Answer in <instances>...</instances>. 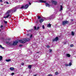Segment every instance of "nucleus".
<instances>
[{
    "mask_svg": "<svg viewBox=\"0 0 76 76\" xmlns=\"http://www.w3.org/2000/svg\"><path fill=\"white\" fill-rule=\"evenodd\" d=\"M18 43V41H15L13 43H12V42H7L6 44H9L10 45H17V44Z\"/></svg>",
    "mask_w": 76,
    "mask_h": 76,
    "instance_id": "f257e3e1",
    "label": "nucleus"
},
{
    "mask_svg": "<svg viewBox=\"0 0 76 76\" xmlns=\"http://www.w3.org/2000/svg\"><path fill=\"white\" fill-rule=\"evenodd\" d=\"M69 23V21H64L62 22L63 25H65L66 24H67Z\"/></svg>",
    "mask_w": 76,
    "mask_h": 76,
    "instance_id": "f03ea898",
    "label": "nucleus"
},
{
    "mask_svg": "<svg viewBox=\"0 0 76 76\" xmlns=\"http://www.w3.org/2000/svg\"><path fill=\"white\" fill-rule=\"evenodd\" d=\"M58 39V37H57L53 39L52 40V41L53 42H54V41H57Z\"/></svg>",
    "mask_w": 76,
    "mask_h": 76,
    "instance_id": "7ed1b4c3",
    "label": "nucleus"
},
{
    "mask_svg": "<svg viewBox=\"0 0 76 76\" xmlns=\"http://www.w3.org/2000/svg\"><path fill=\"white\" fill-rule=\"evenodd\" d=\"M19 41L20 43H22L23 44L25 43V41L24 40V39H23V40H19Z\"/></svg>",
    "mask_w": 76,
    "mask_h": 76,
    "instance_id": "20e7f679",
    "label": "nucleus"
},
{
    "mask_svg": "<svg viewBox=\"0 0 76 76\" xmlns=\"http://www.w3.org/2000/svg\"><path fill=\"white\" fill-rule=\"evenodd\" d=\"M11 10H12V11H11V12L13 13L14 12H15L17 10L16 8H14L13 9H11Z\"/></svg>",
    "mask_w": 76,
    "mask_h": 76,
    "instance_id": "39448f33",
    "label": "nucleus"
},
{
    "mask_svg": "<svg viewBox=\"0 0 76 76\" xmlns=\"http://www.w3.org/2000/svg\"><path fill=\"white\" fill-rule=\"evenodd\" d=\"M38 3H46V1H44L43 0H39V1H38Z\"/></svg>",
    "mask_w": 76,
    "mask_h": 76,
    "instance_id": "423d86ee",
    "label": "nucleus"
},
{
    "mask_svg": "<svg viewBox=\"0 0 76 76\" xmlns=\"http://www.w3.org/2000/svg\"><path fill=\"white\" fill-rule=\"evenodd\" d=\"M6 16H7V18H9V17L10 18H11V16H10V15L9 14L6 13Z\"/></svg>",
    "mask_w": 76,
    "mask_h": 76,
    "instance_id": "0eeeda50",
    "label": "nucleus"
},
{
    "mask_svg": "<svg viewBox=\"0 0 76 76\" xmlns=\"http://www.w3.org/2000/svg\"><path fill=\"white\" fill-rule=\"evenodd\" d=\"M52 2L53 4H54V5H56L57 4V1H52Z\"/></svg>",
    "mask_w": 76,
    "mask_h": 76,
    "instance_id": "6e6552de",
    "label": "nucleus"
},
{
    "mask_svg": "<svg viewBox=\"0 0 76 76\" xmlns=\"http://www.w3.org/2000/svg\"><path fill=\"white\" fill-rule=\"evenodd\" d=\"M24 41H25V42L27 41H29V39L28 38H26V39H24Z\"/></svg>",
    "mask_w": 76,
    "mask_h": 76,
    "instance_id": "1a4fd4ad",
    "label": "nucleus"
},
{
    "mask_svg": "<svg viewBox=\"0 0 76 76\" xmlns=\"http://www.w3.org/2000/svg\"><path fill=\"white\" fill-rule=\"evenodd\" d=\"M29 7V5L28 4H26L25 6H24V9H26L28 7Z\"/></svg>",
    "mask_w": 76,
    "mask_h": 76,
    "instance_id": "9d476101",
    "label": "nucleus"
},
{
    "mask_svg": "<svg viewBox=\"0 0 76 76\" xmlns=\"http://www.w3.org/2000/svg\"><path fill=\"white\" fill-rule=\"evenodd\" d=\"M28 68L29 69H31V68H32V65H29L28 66Z\"/></svg>",
    "mask_w": 76,
    "mask_h": 76,
    "instance_id": "9b49d317",
    "label": "nucleus"
},
{
    "mask_svg": "<svg viewBox=\"0 0 76 76\" xmlns=\"http://www.w3.org/2000/svg\"><path fill=\"white\" fill-rule=\"evenodd\" d=\"M12 10H8L7 11V12L6 13H7L8 14H9V13H10V12H12Z\"/></svg>",
    "mask_w": 76,
    "mask_h": 76,
    "instance_id": "f8f14e48",
    "label": "nucleus"
},
{
    "mask_svg": "<svg viewBox=\"0 0 76 76\" xmlns=\"http://www.w3.org/2000/svg\"><path fill=\"white\" fill-rule=\"evenodd\" d=\"M48 19H53V15H51L49 17H48Z\"/></svg>",
    "mask_w": 76,
    "mask_h": 76,
    "instance_id": "ddd939ff",
    "label": "nucleus"
},
{
    "mask_svg": "<svg viewBox=\"0 0 76 76\" xmlns=\"http://www.w3.org/2000/svg\"><path fill=\"white\" fill-rule=\"evenodd\" d=\"M66 56L67 57H70V54H67L66 55Z\"/></svg>",
    "mask_w": 76,
    "mask_h": 76,
    "instance_id": "4468645a",
    "label": "nucleus"
},
{
    "mask_svg": "<svg viewBox=\"0 0 76 76\" xmlns=\"http://www.w3.org/2000/svg\"><path fill=\"white\" fill-rule=\"evenodd\" d=\"M20 8L21 9H25L24 6L23 5H22L21 6V7H20Z\"/></svg>",
    "mask_w": 76,
    "mask_h": 76,
    "instance_id": "2eb2a0df",
    "label": "nucleus"
},
{
    "mask_svg": "<svg viewBox=\"0 0 76 76\" xmlns=\"http://www.w3.org/2000/svg\"><path fill=\"white\" fill-rule=\"evenodd\" d=\"M60 6L61 7L60 11H62V10H63V6H62V5H61Z\"/></svg>",
    "mask_w": 76,
    "mask_h": 76,
    "instance_id": "dca6fc26",
    "label": "nucleus"
},
{
    "mask_svg": "<svg viewBox=\"0 0 76 76\" xmlns=\"http://www.w3.org/2000/svg\"><path fill=\"white\" fill-rule=\"evenodd\" d=\"M10 70H11V71H13V70H14V68L13 67H11L10 68Z\"/></svg>",
    "mask_w": 76,
    "mask_h": 76,
    "instance_id": "f3484780",
    "label": "nucleus"
},
{
    "mask_svg": "<svg viewBox=\"0 0 76 76\" xmlns=\"http://www.w3.org/2000/svg\"><path fill=\"white\" fill-rule=\"evenodd\" d=\"M11 60H11V59H9L6 60V61L7 62H9V61H11Z\"/></svg>",
    "mask_w": 76,
    "mask_h": 76,
    "instance_id": "a211bd4d",
    "label": "nucleus"
},
{
    "mask_svg": "<svg viewBox=\"0 0 76 76\" xmlns=\"http://www.w3.org/2000/svg\"><path fill=\"white\" fill-rule=\"evenodd\" d=\"M43 21H44V19H41L39 20V22H40V23L42 22H43Z\"/></svg>",
    "mask_w": 76,
    "mask_h": 76,
    "instance_id": "6ab92c4d",
    "label": "nucleus"
},
{
    "mask_svg": "<svg viewBox=\"0 0 76 76\" xmlns=\"http://www.w3.org/2000/svg\"><path fill=\"white\" fill-rule=\"evenodd\" d=\"M46 7H50V5L48 3H46Z\"/></svg>",
    "mask_w": 76,
    "mask_h": 76,
    "instance_id": "aec40b11",
    "label": "nucleus"
},
{
    "mask_svg": "<svg viewBox=\"0 0 76 76\" xmlns=\"http://www.w3.org/2000/svg\"><path fill=\"white\" fill-rule=\"evenodd\" d=\"M27 35L28 36H29V35H30V38H31L32 37V34H27Z\"/></svg>",
    "mask_w": 76,
    "mask_h": 76,
    "instance_id": "412c9836",
    "label": "nucleus"
},
{
    "mask_svg": "<svg viewBox=\"0 0 76 76\" xmlns=\"http://www.w3.org/2000/svg\"><path fill=\"white\" fill-rule=\"evenodd\" d=\"M51 24H50V23H49L48 25H47V27H48L49 28L51 27Z\"/></svg>",
    "mask_w": 76,
    "mask_h": 76,
    "instance_id": "4be33fe9",
    "label": "nucleus"
},
{
    "mask_svg": "<svg viewBox=\"0 0 76 76\" xmlns=\"http://www.w3.org/2000/svg\"><path fill=\"white\" fill-rule=\"evenodd\" d=\"M19 6H17L15 8L16 9V10L17 9H19Z\"/></svg>",
    "mask_w": 76,
    "mask_h": 76,
    "instance_id": "5701e85b",
    "label": "nucleus"
},
{
    "mask_svg": "<svg viewBox=\"0 0 76 76\" xmlns=\"http://www.w3.org/2000/svg\"><path fill=\"white\" fill-rule=\"evenodd\" d=\"M3 59V57H2V56H0V60H1Z\"/></svg>",
    "mask_w": 76,
    "mask_h": 76,
    "instance_id": "b1692460",
    "label": "nucleus"
},
{
    "mask_svg": "<svg viewBox=\"0 0 76 76\" xmlns=\"http://www.w3.org/2000/svg\"><path fill=\"white\" fill-rule=\"evenodd\" d=\"M0 48H2V49H4V47H2V46H1V45H0Z\"/></svg>",
    "mask_w": 76,
    "mask_h": 76,
    "instance_id": "393cba45",
    "label": "nucleus"
},
{
    "mask_svg": "<svg viewBox=\"0 0 76 76\" xmlns=\"http://www.w3.org/2000/svg\"><path fill=\"white\" fill-rule=\"evenodd\" d=\"M74 34H75V33H74V32H73L72 31V35H73V36H74Z\"/></svg>",
    "mask_w": 76,
    "mask_h": 76,
    "instance_id": "a878e982",
    "label": "nucleus"
},
{
    "mask_svg": "<svg viewBox=\"0 0 76 76\" xmlns=\"http://www.w3.org/2000/svg\"><path fill=\"white\" fill-rule=\"evenodd\" d=\"M4 22L5 23V24H7V22L5 21V20L4 21Z\"/></svg>",
    "mask_w": 76,
    "mask_h": 76,
    "instance_id": "bb28decb",
    "label": "nucleus"
},
{
    "mask_svg": "<svg viewBox=\"0 0 76 76\" xmlns=\"http://www.w3.org/2000/svg\"><path fill=\"white\" fill-rule=\"evenodd\" d=\"M52 52V50H51V49H50V50H49V53H51Z\"/></svg>",
    "mask_w": 76,
    "mask_h": 76,
    "instance_id": "cd10ccee",
    "label": "nucleus"
},
{
    "mask_svg": "<svg viewBox=\"0 0 76 76\" xmlns=\"http://www.w3.org/2000/svg\"><path fill=\"white\" fill-rule=\"evenodd\" d=\"M58 72H55V75H58Z\"/></svg>",
    "mask_w": 76,
    "mask_h": 76,
    "instance_id": "c85d7f7f",
    "label": "nucleus"
},
{
    "mask_svg": "<svg viewBox=\"0 0 76 76\" xmlns=\"http://www.w3.org/2000/svg\"><path fill=\"white\" fill-rule=\"evenodd\" d=\"M65 65L66 67H67V66H69V64H65Z\"/></svg>",
    "mask_w": 76,
    "mask_h": 76,
    "instance_id": "c756f323",
    "label": "nucleus"
},
{
    "mask_svg": "<svg viewBox=\"0 0 76 76\" xmlns=\"http://www.w3.org/2000/svg\"><path fill=\"white\" fill-rule=\"evenodd\" d=\"M37 18H38V19H40V18H41V17L39 16H37Z\"/></svg>",
    "mask_w": 76,
    "mask_h": 76,
    "instance_id": "7c9ffc66",
    "label": "nucleus"
},
{
    "mask_svg": "<svg viewBox=\"0 0 76 76\" xmlns=\"http://www.w3.org/2000/svg\"><path fill=\"white\" fill-rule=\"evenodd\" d=\"M72 65V63L70 62L69 64V66H71Z\"/></svg>",
    "mask_w": 76,
    "mask_h": 76,
    "instance_id": "2f4dec72",
    "label": "nucleus"
},
{
    "mask_svg": "<svg viewBox=\"0 0 76 76\" xmlns=\"http://www.w3.org/2000/svg\"><path fill=\"white\" fill-rule=\"evenodd\" d=\"M70 46L71 47H73V45L71 44Z\"/></svg>",
    "mask_w": 76,
    "mask_h": 76,
    "instance_id": "473e14b6",
    "label": "nucleus"
},
{
    "mask_svg": "<svg viewBox=\"0 0 76 76\" xmlns=\"http://www.w3.org/2000/svg\"><path fill=\"white\" fill-rule=\"evenodd\" d=\"M3 27V25H1V27H0L1 28V29H3V28H2Z\"/></svg>",
    "mask_w": 76,
    "mask_h": 76,
    "instance_id": "72a5a7b5",
    "label": "nucleus"
},
{
    "mask_svg": "<svg viewBox=\"0 0 76 76\" xmlns=\"http://www.w3.org/2000/svg\"><path fill=\"white\" fill-rule=\"evenodd\" d=\"M39 28V27H37V28H36V29L37 30Z\"/></svg>",
    "mask_w": 76,
    "mask_h": 76,
    "instance_id": "f704fd0d",
    "label": "nucleus"
},
{
    "mask_svg": "<svg viewBox=\"0 0 76 76\" xmlns=\"http://www.w3.org/2000/svg\"><path fill=\"white\" fill-rule=\"evenodd\" d=\"M32 31V29H31L30 30H28V31H29V32H31V31Z\"/></svg>",
    "mask_w": 76,
    "mask_h": 76,
    "instance_id": "c9c22d12",
    "label": "nucleus"
},
{
    "mask_svg": "<svg viewBox=\"0 0 76 76\" xmlns=\"http://www.w3.org/2000/svg\"><path fill=\"white\" fill-rule=\"evenodd\" d=\"M23 46V45H19V47H22Z\"/></svg>",
    "mask_w": 76,
    "mask_h": 76,
    "instance_id": "e433bc0d",
    "label": "nucleus"
},
{
    "mask_svg": "<svg viewBox=\"0 0 76 76\" xmlns=\"http://www.w3.org/2000/svg\"><path fill=\"white\" fill-rule=\"evenodd\" d=\"M47 48H49L50 47L49 45H48L47 46Z\"/></svg>",
    "mask_w": 76,
    "mask_h": 76,
    "instance_id": "4c0bfd02",
    "label": "nucleus"
},
{
    "mask_svg": "<svg viewBox=\"0 0 76 76\" xmlns=\"http://www.w3.org/2000/svg\"><path fill=\"white\" fill-rule=\"evenodd\" d=\"M15 75V73H12L11 74V75Z\"/></svg>",
    "mask_w": 76,
    "mask_h": 76,
    "instance_id": "58836bf2",
    "label": "nucleus"
},
{
    "mask_svg": "<svg viewBox=\"0 0 76 76\" xmlns=\"http://www.w3.org/2000/svg\"><path fill=\"white\" fill-rule=\"evenodd\" d=\"M45 28V27H44V26L43 25L42 26V28H43V29H44Z\"/></svg>",
    "mask_w": 76,
    "mask_h": 76,
    "instance_id": "ea45409f",
    "label": "nucleus"
},
{
    "mask_svg": "<svg viewBox=\"0 0 76 76\" xmlns=\"http://www.w3.org/2000/svg\"><path fill=\"white\" fill-rule=\"evenodd\" d=\"M34 29L35 30H36V29H37V28H36V26L34 27Z\"/></svg>",
    "mask_w": 76,
    "mask_h": 76,
    "instance_id": "a19ab883",
    "label": "nucleus"
},
{
    "mask_svg": "<svg viewBox=\"0 0 76 76\" xmlns=\"http://www.w3.org/2000/svg\"><path fill=\"white\" fill-rule=\"evenodd\" d=\"M21 65H22V66H23V65H24V63H22V64H21Z\"/></svg>",
    "mask_w": 76,
    "mask_h": 76,
    "instance_id": "79ce46f5",
    "label": "nucleus"
},
{
    "mask_svg": "<svg viewBox=\"0 0 76 76\" xmlns=\"http://www.w3.org/2000/svg\"><path fill=\"white\" fill-rule=\"evenodd\" d=\"M48 76H53L51 74H50L48 75Z\"/></svg>",
    "mask_w": 76,
    "mask_h": 76,
    "instance_id": "37998d69",
    "label": "nucleus"
},
{
    "mask_svg": "<svg viewBox=\"0 0 76 76\" xmlns=\"http://www.w3.org/2000/svg\"><path fill=\"white\" fill-rule=\"evenodd\" d=\"M4 18H7V16L4 17Z\"/></svg>",
    "mask_w": 76,
    "mask_h": 76,
    "instance_id": "c03bdc74",
    "label": "nucleus"
},
{
    "mask_svg": "<svg viewBox=\"0 0 76 76\" xmlns=\"http://www.w3.org/2000/svg\"><path fill=\"white\" fill-rule=\"evenodd\" d=\"M6 3H7V4H9V3L8 2H7Z\"/></svg>",
    "mask_w": 76,
    "mask_h": 76,
    "instance_id": "a18cd8bd",
    "label": "nucleus"
},
{
    "mask_svg": "<svg viewBox=\"0 0 76 76\" xmlns=\"http://www.w3.org/2000/svg\"><path fill=\"white\" fill-rule=\"evenodd\" d=\"M2 0H0V2H2Z\"/></svg>",
    "mask_w": 76,
    "mask_h": 76,
    "instance_id": "49530a36",
    "label": "nucleus"
},
{
    "mask_svg": "<svg viewBox=\"0 0 76 76\" xmlns=\"http://www.w3.org/2000/svg\"><path fill=\"white\" fill-rule=\"evenodd\" d=\"M71 20L72 22H73V20L72 19Z\"/></svg>",
    "mask_w": 76,
    "mask_h": 76,
    "instance_id": "de8ad7c7",
    "label": "nucleus"
},
{
    "mask_svg": "<svg viewBox=\"0 0 76 76\" xmlns=\"http://www.w3.org/2000/svg\"><path fill=\"white\" fill-rule=\"evenodd\" d=\"M28 3L30 5H31V3L29 2H28Z\"/></svg>",
    "mask_w": 76,
    "mask_h": 76,
    "instance_id": "09e8293b",
    "label": "nucleus"
},
{
    "mask_svg": "<svg viewBox=\"0 0 76 76\" xmlns=\"http://www.w3.org/2000/svg\"><path fill=\"white\" fill-rule=\"evenodd\" d=\"M34 76H37V75H34Z\"/></svg>",
    "mask_w": 76,
    "mask_h": 76,
    "instance_id": "8fccbe9b",
    "label": "nucleus"
},
{
    "mask_svg": "<svg viewBox=\"0 0 76 76\" xmlns=\"http://www.w3.org/2000/svg\"><path fill=\"white\" fill-rule=\"evenodd\" d=\"M27 31V32H28V31Z\"/></svg>",
    "mask_w": 76,
    "mask_h": 76,
    "instance_id": "3c124183",
    "label": "nucleus"
},
{
    "mask_svg": "<svg viewBox=\"0 0 76 76\" xmlns=\"http://www.w3.org/2000/svg\"><path fill=\"white\" fill-rule=\"evenodd\" d=\"M36 23H38V22H36Z\"/></svg>",
    "mask_w": 76,
    "mask_h": 76,
    "instance_id": "603ef678",
    "label": "nucleus"
},
{
    "mask_svg": "<svg viewBox=\"0 0 76 76\" xmlns=\"http://www.w3.org/2000/svg\"><path fill=\"white\" fill-rule=\"evenodd\" d=\"M37 53H38V52H37Z\"/></svg>",
    "mask_w": 76,
    "mask_h": 76,
    "instance_id": "864d4df0",
    "label": "nucleus"
},
{
    "mask_svg": "<svg viewBox=\"0 0 76 76\" xmlns=\"http://www.w3.org/2000/svg\"><path fill=\"white\" fill-rule=\"evenodd\" d=\"M1 61V60H0V61Z\"/></svg>",
    "mask_w": 76,
    "mask_h": 76,
    "instance_id": "5fc2aeb1",
    "label": "nucleus"
}]
</instances>
